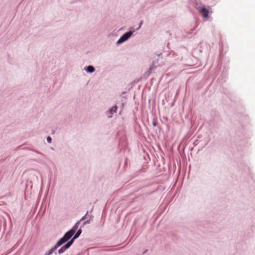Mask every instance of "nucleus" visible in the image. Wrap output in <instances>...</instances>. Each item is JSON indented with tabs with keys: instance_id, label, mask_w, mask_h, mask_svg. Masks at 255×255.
Listing matches in <instances>:
<instances>
[{
	"instance_id": "39448f33",
	"label": "nucleus",
	"mask_w": 255,
	"mask_h": 255,
	"mask_svg": "<svg viewBox=\"0 0 255 255\" xmlns=\"http://www.w3.org/2000/svg\"><path fill=\"white\" fill-rule=\"evenodd\" d=\"M117 110V106L115 105L114 106L110 108L107 112L106 115L108 118H111L113 117V115L115 113Z\"/></svg>"
},
{
	"instance_id": "6e6552de",
	"label": "nucleus",
	"mask_w": 255,
	"mask_h": 255,
	"mask_svg": "<svg viewBox=\"0 0 255 255\" xmlns=\"http://www.w3.org/2000/svg\"><path fill=\"white\" fill-rule=\"evenodd\" d=\"M82 233V230H81V229H80L79 230H78L77 231V232H76V234H74V235H73V237L69 241V242L72 244H73L75 240H76L77 238H78L79 236L81 235Z\"/></svg>"
},
{
	"instance_id": "7ed1b4c3",
	"label": "nucleus",
	"mask_w": 255,
	"mask_h": 255,
	"mask_svg": "<svg viewBox=\"0 0 255 255\" xmlns=\"http://www.w3.org/2000/svg\"><path fill=\"white\" fill-rule=\"evenodd\" d=\"M134 30L133 31H129L127 32H126L124 33L120 38L117 41L116 44L117 45H120L122 44V43L125 42L127 40H128L131 36L133 34V32H134Z\"/></svg>"
},
{
	"instance_id": "0eeeda50",
	"label": "nucleus",
	"mask_w": 255,
	"mask_h": 255,
	"mask_svg": "<svg viewBox=\"0 0 255 255\" xmlns=\"http://www.w3.org/2000/svg\"><path fill=\"white\" fill-rule=\"evenodd\" d=\"M87 215V213L86 215L84 216H83L80 220V221L84 220L86 219H87L84 222L83 224V226H84L85 224H89L91 221L93 220V216L92 215L90 216L89 217H86V216Z\"/></svg>"
},
{
	"instance_id": "f03ea898",
	"label": "nucleus",
	"mask_w": 255,
	"mask_h": 255,
	"mask_svg": "<svg viewBox=\"0 0 255 255\" xmlns=\"http://www.w3.org/2000/svg\"><path fill=\"white\" fill-rule=\"evenodd\" d=\"M196 8L204 18H207L208 17L209 9L210 8V6L208 7V8H207L205 5L201 4L197 5Z\"/></svg>"
},
{
	"instance_id": "2eb2a0df",
	"label": "nucleus",
	"mask_w": 255,
	"mask_h": 255,
	"mask_svg": "<svg viewBox=\"0 0 255 255\" xmlns=\"http://www.w3.org/2000/svg\"><path fill=\"white\" fill-rule=\"evenodd\" d=\"M35 152H36V153L37 154H42V153H40V152H38V151H36Z\"/></svg>"
},
{
	"instance_id": "9b49d317",
	"label": "nucleus",
	"mask_w": 255,
	"mask_h": 255,
	"mask_svg": "<svg viewBox=\"0 0 255 255\" xmlns=\"http://www.w3.org/2000/svg\"><path fill=\"white\" fill-rule=\"evenodd\" d=\"M80 220L77 222L75 225L73 227V228L70 229L69 231H73L74 232V234L75 233L76 230L78 228V225L80 224Z\"/></svg>"
},
{
	"instance_id": "9d476101",
	"label": "nucleus",
	"mask_w": 255,
	"mask_h": 255,
	"mask_svg": "<svg viewBox=\"0 0 255 255\" xmlns=\"http://www.w3.org/2000/svg\"><path fill=\"white\" fill-rule=\"evenodd\" d=\"M84 70L90 73H93L95 71V69L93 66H88L85 67Z\"/></svg>"
},
{
	"instance_id": "1a4fd4ad",
	"label": "nucleus",
	"mask_w": 255,
	"mask_h": 255,
	"mask_svg": "<svg viewBox=\"0 0 255 255\" xmlns=\"http://www.w3.org/2000/svg\"><path fill=\"white\" fill-rule=\"evenodd\" d=\"M58 247H59L55 244L49 251L46 252L44 255H52Z\"/></svg>"
},
{
	"instance_id": "20e7f679",
	"label": "nucleus",
	"mask_w": 255,
	"mask_h": 255,
	"mask_svg": "<svg viewBox=\"0 0 255 255\" xmlns=\"http://www.w3.org/2000/svg\"><path fill=\"white\" fill-rule=\"evenodd\" d=\"M38 174H41V172L37 170H33L29 173L30 182H37L38 181Z\"/></svg>"
},
{
	"instance_id": "f257e3e1",
	"label": "nucleus",
	"mask_w": 255,
	"mask_h": 255,
	"mask_svg": "<svg viewBox=\"0 0 255 255\" xmlns=\"http://www.w3.org/2000/svg\"><path fill=\"white\" fill-rule=\"evenodd\" d=\"M74 235V232L73 231H69L66 232L63 237L61 238L56 243V244L59 247L68 241Z\"/></svg>"
},
{
	"instance_id": "4468645a",
	"label": "nucleus",
	"mask_w": 255,
	"mask_h": 255,
	"mask_svg": "<svg viewBox=\"0 0 255 255\" xmlns=\"http://www.w3.org/2000/svg\"><path fill=\"white\" fill-rule=\"evenodd\" d=\"M142 24H143V21H142V20H141V21H140V23H139V26H138V27L136 28V30H138V29H139L140 28V27H141V25H142Z\"/></svg>"
},
{
	"instance_id": "ddd939ff",
	"label": "nucleus",
	"mask_w": 255,
	"mask_h": 255,
	"mask_svg": "<svg viewBox=\"0 0 255 255\" xmlns=\"http://www.w3.org/2000/svg\"><path fill=\"white\" fill-rule=\"evenodd\" d=\"M47 141L50 143L52 142V138L50 136H48L46 138Z\"/></svg>"
},
{
	"instance_id": "423d86ee",
	"label": "nucleus",
	"mask_w": 255,
	"mask_h": 255,
	"mask_svg": "<svg viewBox=\"0 0 255 255\" xmlns=\"http://www.w3.org/2000/svg\"><path fill=\"white\" fill-rule=\"evenodd\" d=\"M72 245V244L69 241H68L65 245L62 246L60 249L58 250V254L60 255L65 252V251L69 249Z\"/></svg>"
},
{
	"instance_id": "f8f14e48",
	"label": "nucleus",
	"mask_w": 255,
	"mask_h": 255,
	"mask_svg": "<svg viewBox=\"0 0 255 255\" xmlns=\"http://www.w3.org/2000/svg\"><path fill=\"white\" fill-rule=\"evenodd\" d=\"M155 68L154 66L152 65H151L149 68V70L148 71V75H150L151 73V71Z\"/></svg>"
}]
</instances>
